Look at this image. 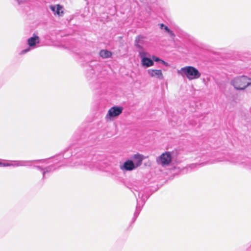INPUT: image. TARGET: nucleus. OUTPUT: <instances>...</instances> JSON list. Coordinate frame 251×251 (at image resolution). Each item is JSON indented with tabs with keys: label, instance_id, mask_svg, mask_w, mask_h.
Listing matches in <instances>:
<instances>
[{
	"label": "nucleus",
	"instance_id": "f257e3e1",
	"mask_svg": "<svg viewBox=\"0 0 251 251\" xmlns=\"http://www.w3.org/2000/svg\"><path fill=\"white\" fill-rule=\"evenodd\" d=\"M178 74L186 76L189 80L197 79L201 76V74L197 69L192 66H186L177 71Z\"/></svg>",
	"mask_w": 251,
	"mask_h": 251
},
{
	"label": "nucleus",
	"instance_id": "f03ea898",
	"mask_svg": "<svg viewBox=\"0 0 251 251\" xmlns=\"http://www.w3.org/2000/svg\"><path fill=\"white\" fill-rule=\"evenodd\" d=\"M230 84L235 89L243 90L251 85V78L244 75L237 76L231 80Z\"/></svg>",
	"mask_w": 251,
	"mask_h": 251
},
{
	"label": "nucleus",
	"instance_id": "7ed1b4c3",
	"mask_svg": "<svg viewBox=\"0 0 251 251\" xmlns=\"http://www.w3.org/2000/svg\"><path fill=\"white\" fill-rule=\"evenodd\" d=\"M123 108L122 106H114L111 107L105 115V119L106 121H112L114 118L119 116L123 112Z\"/></svg>",
	"mask_w": 251,
	"mask_h": 251
},
{
	"label": "nucleus",
	"instance_id": "20e7f679",
	"mask_svg": "<svg viewBox=\"0 0 251 251\" xmlns=\"http://www.w3.org/2000/svg\"><path fill=\"white\" fill-rule=\"evenodd\" d=\"M40 40L39 36L36 35H33V36L30 37L27 40V44L29 46V47L26 49L22 50L20 54H24L27 52L29 51L31 49H34L36 47V44H38L40 43Z\"/></svg>",
	"mask_w": 251,
	"mask_h": 251
},
{
	"label": "nucleus",
	"instance_id": "39448f33",
	"mask_svg": "<svg viewBox=\"0 0 251 251\" xmlns=\"http://www.w3.org/2000/svg\"><path fill=\"white\" fill-rule=\"evenodd\" d=\"M172 160V155L170 152H165L162 153L158 159L157 162L162 166L168 165Z\"/></svg>",
	"mask_w": 251,
	"mask_h": 251
},
{
	"label": "nucleus",
	"instance_id": "423d86ee",
	"mask_svg": "<svg viewBox=\"0 0 251 251\" xmlns=\"http://www.w3.org/2000/svg\"><path fill=\"white\" fill-rule=\"evenodd\" d=\"M30 163V162L28 161H10L9 162L7 163L0 162V165L3 167H18L28 166Z\"/></svg>",
	"mask_w": 251,
	"mask_h": 251
},
{
	"label": "nucleus",
	"instance_id": "0eeeda50",
	"mask_svg": "<svg viewBox=\"0 0 251 251\" xmlns=\"http://www.w3.org/2000/svg\"><path fill=\"white\" fill-rule=\"evenodd\" d=\"M50 8L55 16L62 17L64 15L63 7L60 4L51 5Z\"/></svg>",
	"mask_w": 251,
	"mask_h": 251
},
{
	"label": "nucleus",
	"instance_id": "6e6552de",
	"mask_svg": "<svg viewBox=\"0 0 251 251\" xmlns=\"http://www.w3.org/2000/svg\"><path fill=\"white\" fill-rule=\"evenodd\" d=\"M148 75L151 77L156 78L159 80L163 79V75L161 70L149 69L147 71Z\"/></svg>",
	"mask_w": 251,
	"mask_h": 251
},
{
	"label": "nucleus",
	"instance_id": "1a4fd4ad",
	"mask_svg": "<svg viewBox=\"0 0 251 251\" xmlns=\"http://www.w3.org/2000/svg\"><path fill=\"white\" fill-rule=\"evenodd\" d=\"M136 168L135 165L131 160H127L126 161L124 164L120 167L121 169L126 171H131Z\"/></svg>",
	"mask_w": 251,
	"mask_h": 251
},
{
	"label": "nucleus",
	"instance_id": "9d476101",
	"mask_svg": "<svg viewBox=\"0 0 251 251\" xmlns=\"http://www.w3.org/2000/svg\"><path fill=\"white\" fill-rule=\"evenodd\" d=\"M141 65L144 67L148 68L152 66L154 62L151 59L146 57L141 59Z\"/></svg>",
	"mask_w": 251,
	"mask_h": 251
},
{
	"label": "nucleus",
	"instance_id": "9b49d317",
	"mask_svg": "<svg viewBox=\"0 0 251 251\" xmlns=\"http://www.w3.org/2000/svg\"><path fill=\"white\" fill-rule=\"evenodd\" d=\"M132 158L134 161V163L136 167H137L141 165L143 160V155L139 154H134Z\"/></svg>",
	"mask_w": 251,
	"mask_h": 251
},
{
	"label": "nucleus",
	"instance_id": "f8f14e48",
	"mask_svg": "<svg viewBox=\"0 0 251 251\" xmlns=\"http://www.w3.org/2000/svg\"><path fill=\"white\" fill-rule=\"evenodd\" d=\"M144 37L142 36H139L136 38L135 41V46L138 49H143L142 45L144 43Z\"/></svg>",
	"mask_w": 251,
	"mask_h": 251
},
{
	"label": "nucleus",
	"instance_id": "ddd939ff",
	"mask_svg": "<svg viewBox=\"0 0 251 251\" xmlns=\"http://www.w3.org/2000/svg\"><path fill=\"white\" fill-rule=\"evenodd\" d=\"M159 26L161 29H164L165 32H167L171 38L173 39L175 37L174 33L173 32V31L169 29L168 26H166L163 24H160Z\"/></svg>",
	"mask_w": 251,
	"mask_h": 251
},
{
	"label": "nucleus",
	"instance_id": "4468645a",
	"mask_svg": "<svg viewBox=\"0 0 251 251\" xmlns=\"http://www.w3.org/2000/svg\"><path fill=\"white\" fill-rule=\"evenodd\" d=\"M112 55V53L107 50H101L100 52V55L103 58H107L110 57Z\"/></svg>",
	"mask_w": 251,
	"mask_h": 251
},
{
	"label": "nucleus",
	"instance_id": "2eb2a0df",
	"mask_svg": "<svg viewBox=\"0 0 251 251\" xmlns=\"http://www.w3.org/2000/svg\"><path fill=\"white\" fill-rule=\"evenodd\" d=\"M138 52H139V55L141 59H143L144 58L149 57V56H150V53L146 51H144L143 49H139Z\"/></svg>",
	"mask_w": 251,
	"mask_h": 251
},
{
	"label": "nucleus",
	"instance_id": "dca6fc26",
	"mask_svg": "<svg viewBox=\"0 0 251 251\" xmlns=\"http://www.w3.org/2000/svg\"><path fill=\"white\" fill-rule=\"evenodd\" d=\"M152 60H153V61H156V62L161 61L163 64H165V65L166 64V63L165 61L160 59L159 58H158L156 56H152Z\"/></svg>",
	"mask_w": 251,
	"mask_h": 251
},
{
	"label": "nucleus",
	"instance_id": "f3484780",
	"mask_svg": "<svg viewBox=\"0 0 251 251\" xmlns=\"http://www.w3.org/2000/svg\"><path fill=\"white\" fill-rule=\"evenodd\" d=\"M19 5L26 3L28 0H15Z\"/></svg>",
	"mask_w": 251,
	"mask_h": 251
},
{
	"label": "nucleus",
	"instance_id": "a211bd4d",
	"mask_svg": "<svg viewBox=\"0 0 251 251\" xmlns=\"http://www.w3.org/2000/svg\"><path fill=\"white\" fill-rule=\"evenodd\" d=\"M196 166V165L194 164H191V165H190V167L191 169L194 168Z\"/></svg>",
	"mask_w": 251,
	"mask_h": 251
},
{
	"label": "nucleus",
	"instance_id": "6ab92c4d",
	"mask_svg": "<svg viewBox=\"0 0 251 251\" xmlns=\"http://www.w3.org/2000/svg\"><path fill=\"white\" fill-rule=\"evenodd\" d=\"M48 169H48V168H47V169H46V171H43V176H44L45 174V173H46V172H48V171H49Z\"/></svg>",
	"mask_w": 251,
	"mask_h": 251
}]
</instances>
